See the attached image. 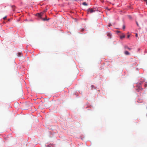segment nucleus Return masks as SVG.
Instances as JSON below:
<instances>
[{"instance_id":"obj_1","label":"nucleus","mask_w":147,"mask_h":147,"mask_svg":"<svg viewBox=\"0 0 147 147\" xmlns=\"http://www.w3.org/2000/svg\"><path fill=\"white\" fill-rule=\"evenodd\" d=\"M43 12H41L40 13H38L36 14V15L38 17H41L44 14Z\"/></svg>"},{"instance_id":"obj_2","label":"nucleus","mask_w":147,"mask_h":147,"mask_svg":"<svg viewBox=\"0 0 147 147\" xmlns=\"http://www.w3.org/2000/svg\"><path fill=\"white\" fill-rule=\"evenodd\" d=\"M87 11L90 12V13H92L95 11L91 9H88Z\"/></svg>"},{"instance_id":"obj_3","label":"nucleus","mask_w":147,"mask_h":147,"mask_svg":"<svg viewBox=\"0 0 147 147\" xmlns=\"http://www.w3.org/2000/svg\"><path fill=\"white\" fill-rule=\"evenodd\" d=\"M17 54L18 57H20L22 56V53L21 52L18 53Z\"/></svg>"},{"instance_id":"obj_4","label":"nucleus","mask_w":147,"mask_h":147,"mask_svg":"<svg viewBox=\"0 0 147 147\" xmlns=\"http://www.w3.org/2000/svg\"><path fill=\"white\" fill-rule=\"evenodd\" d=\"M125 54L126 55H129V53L127 51H125L124 52Z\"/></svg>"},{"instance_id":"obj_5","label":"nucleus","mask_w":147,"mask_h":147,"mask_svg":"<svg viewBox=\"0 0 147 147\" xmlns=\"http://www.w3.org/2000/svg\"><path fill=\"white\" fill-rule=\"evenodd\" d=\"M107 36H108L110 38H111V34L110 33H108L107 34Z\"/></svg>"},{"instance_id":"obj_6","label":"nucleus","mask_w":147,"mask_h":147,"mask_svg":"<svg viewBox=\"0 0 147 147\" xmlns=\"http://www.w3.org/2000/svg\"><path fill=\"white\" fill-rule=\"evenodd\" d=\"M125 37V36L124 34H123L121 36H120V38L121 39H122L123 38H124Z\"/></svg>"},{"instance_id":"obj_7","label":"nucleus","mask_w":147,"mask_h":147,"mask_svg":"<svg viewBox=\"0 0 147 147\" xmlns=\"http://www.w3.org/2000/svg\"><path fill=\"white\" fill-rule=\"evenodd\" d=\"M124 48H125V49H127L128 50H130L131 49V48H129V47H128L127 46H125L124 47Z\"/></svg>"},{"instance_id":"obj_8","label":"nucleus","mask_w":147,"mask_h":147,"mask_svg":"<svg viewBox=\"0 0 147 147\" xmlns=\"http://www.w3.org/2000/svg\"><path fill=\"white\" fill-rule=\"evenodd\" d=\"M82 4L84 5H85V6H87L88 5L86 3V2H83L82 3Z\"/></svg>"},{"instance_id":"obj_9","label":"nucleus","mask_w":147,"mask_h":147,"mask_svg":"<svg viewBox=\"0 0 147 147\" xmlns=\"http://www.w3.org/2000/svg\"><path fill=\"white\" fill-rule=\"evenodd\" d=\"M42 19L43 21H45V20H49V19H47L45 18H42Z\"/></svg>"},{"instance_id":"obj_10","label":"nucleus","mask_w":147,"mask_h":147,"mask_svg":"<svg viewBox=\"0 0 147 147\" xmlns=\"http://www.w3.org/2000/svg\"><path fill=\"white\" fill-rule=\"evenodd\" d=\"M125 28V26L124 25H123V30H124Z\"/></svg>"},{"instance_id":"obj_11","label":"nucleus","mask_w":147,"mask_h":147,"mask_svg":"<svg viewBox=\"0 0 147 147\" xmlns=\"http://www.w3.org/2000/svg\"><path fill=\"white\" fill-rule=\"evenodd\" d=\"M136 22V24L138 26H139V25L138 22H137V21Z\"/></svg>"},{"instance_id":"obj_12","label":"nucleus","mask_w":147,"mask_h":147,"mask_svg":"<svg viewBox=\"0 0 147 147\" xmlns=\"http://www.w3.org/2000/svg\"><path fill=\"white\" fill-rule=\"evenodd\" d=\"M6 18H7V17H6V16H5L3 18V19L4 20H5V19H6Z\"/></svg>"},{"instance_id":"obj_13","label":"nucleus","mask_w":147,"mask_h":147,"mask_svg":"<svg viewBox=\"0 0 147 147\" xmlns=\"http://www.w3.org/2000/svg\"><path fill=\"white\" fill-rule=\"evenodd\" d=\"M111 26V24H109V27H110V26Z\"/></svg>"},{"instance_id":"obj_14","label":"nucleus","mask_w":147,"mask_h":147,"mask_svg":"<svg viewBox=\"0 0 147 147\" xmlns=\"http://www.w3.org/2000/svg\"><path fill=\"white\" fill-rule=\"evenodd\" d=\"M47 10V9H46V10H45L44 11H43V13H45V12H46Z\"/></svg>"},{"instance_id":"obj_15","label":"nucleus","mask_w":147,"mask_h":147,"mask_svg":"<svg viewBox=\"0 0 147 147\" xmlns=\"http://www.w3.org/2000/svg\"><path fill=\"white\" fill-rule=\"evenodd\" d=\"M129 36H130V35H128L127 36V38H129Z\"/></svg>"},{"instance_id":"obj_16","label":"nucleus","mask_w":147,"mask_h":147,"mask_svg":"<svg viewBox=\"0 0 147 147\" xmlns=\"http://www.w3.org/2000/svg\"><path fill=\"white\" fill-rule=\"evenodd\" d=\"M106 9H108V10H110V9H109L108 8V7H106Z\"/></svg>"},{"instance_id":"obj_17","label":"nucleus","mask_w":147,"mask_h":147,"mask_svg":"<svg viewBox=\"0 0 147 147\" xmlns=\"http://www.w3.org/2000/svg\"><path fill=\"white\" fill-rule=\"evenodd\" d=\"M144 1L146 2V3L147 4V0H144Z\"/></svg>"},{"instance_id":"obj_18","label":"nucleus","mask_w":147,"mask_h":147,"mask_svg":"<svg viewBox=\"0 0 147 147\" xmlns=\"http://www.w3.org/2000/svg\"><path fill=\"white\" fill-rule=\"evenodd\" d=\"M138 34H136V37H138Z\"/></svg>"},{"instance_id":"obj_19","label":"nucleus","mask_w":147,"mask_h":147,"mask_svg":"<svg viewBox=\"0 0 147 147\" xmlns=\"http://www.w3.org/2000/svg\"><path fill=\"white\" fill-rule=\"evenodd\" d=\"M102 1L103 0H100V1L102 2Z\"/></svg>"},{"instance_id":"obj_20","label":"nucleus","mask_w":147,"mask_h":147,"mask_svg":"<svg viewBox=\"0 0 147 147\" xmlns=\"http://www.w3.org/2000/svg\"><path fill=\"white\" fill-rule=\"evenodd\" d=\"M117 32L118 33V32H119V31H118Z\"/></svg>"}]
</instances>
